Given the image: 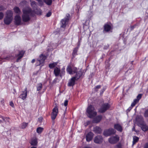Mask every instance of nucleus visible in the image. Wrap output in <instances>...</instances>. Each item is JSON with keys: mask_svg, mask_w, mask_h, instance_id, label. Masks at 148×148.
Instances as JSON below:
<instances>
[{"mask_svg": "<svg viewBox=\"0 0 148 148\" xmlns=\"http://www.w3.org/2000/svg\"><path fill=\"white\" fill-rule=\"evenodd\" d=\"M33 11L30 7H26L23 9V14L22 16V20L24 22H27L30 19Z\"/></svg>", "mask_w": 148, "mask_h": 148, "instance_id": "1", "label": "nucleus"}, {"mask_svg": "<svg viewBox=\"0 0 148 148\" xmlns=\"http://www.w3.org/2000/svg\"><path fill=\"white\" fill-rule=\"evenodd\" d=\"M13 12L10 10L6 12V16L4 19V23L7 25L10 24L13 20Z\"/></svg>", "mask_w": 148, "mask_h": 148, "instance_id": "2", "label": "nucleus"}, {"mask_svg": "<svg viewBox=\"0 0 148 148\" xmlns=\"http://www.w3.org/2000/svg\"><path fill=\"white\" fill-rule=\"evenodd\" d=\"M87 115L90 118L94 117L97 115V112L93 106L92 105L89 106L86 109Z\"/></svg>", "mask_w": 148, "mask_h": 148, "instance_id": "3", "label": "nucleus"}, {"mask_svg": "<svg viewBox=\"0 0 148 148\" xmlns=\"http://www.w3.org/2000/svg\"><path fill=\"white\" fill-rule=\"evenodd\" d=\"M119 137L117 135L112 136L108 139V141L111 144H115L119 141Z\"/></svg>", "mask_w": 148, "mask_h": 148, "instance_id": "4", "label": "nucleus"}, {"mask_svg": "<svg viewBox=\"0 0 148 148\" xmlns=\"http://www.w3.org/2000/svg\"><path fill=\"white\" fill-rule=\"evenodd\" d=\"M58 112V109L57 106H55L53 109L51 114V118L52 120L55 119Z\"/></svg>", "mask_w": 148, "mask_h": 148, "instance_id": "5", "label": "nucleus"}, {"mask_svg": "<svg viewBox=\"0 0 148 148\" xmlns=\"http://www.w3.org/2000/svg\"><path fill=\"white\" fill-rule=\"evenodd\" d=\"M116 131L113 128H110L108 130H106L103 132V135L105 136H107L111 134H114L115 133Z\"/></svg>", "mask_w": 148, "mask_h": 148, "instance_id": "6", "label": "nucleus"}, {"mask_svg": "<svg viewBox=\"0 0 148 148\" xmlns=\"http://www.w3.org/2000/svg\"><path fill=\"white\" fill-rule=\"evenodd\" d=\"M66 70L67 72L70 74H73L76 73L77 71V68L75 67H71V66H68Z\"/></svg>", "mask_w": 148, "mask_h": 148, "instance_id": "7", "label": "nucleus"}, {"mask_svg": "<svg viewBox=\"0 0 148 148\" xmlns=\"http://www.w3.org/2000/svg\"><path fill=\"white\" fill-rule=\"evenodd\" d=\"M110 105L108 103L104 104L101 107L99 111L101 113L104 112L108 109Z\"/></svg>", "mask_w": 148, "mask_h": 148, "instance_id": "8", "label": "nucleus"}, {"mask_svg": "<svg viewBox=\"0 0 148 148\" xmlns=\"http://www.w3.org/2000/svg\"><path fill=\"white\" fill-rule=\"evenodd\" d=\"M69 16V14H66L67 17L64 18L61 20V23L62 25L61 26V27L64 28L65 27L66 24L68 21Z\"/></svg>", "mask_w": 148, "mask_h": 148, "instance_id": "9", "label": "nucleus"}, {"mask_svg": "<svg viewBox=\"0 0 148 148\" xmlns=\"http://www.w3.org/2000/svg\"><path fill=\"white\" fill-rule=\"evenodd\" d=\"M78 79L76 78V77H72L69 80L68 83V86H74L75 84V81L77 80Z\"/></svg>", "mask_w": 148, "mask_h": 148, "instance_id": "10", "label": "nucleus"}, {"mask_svg": "<svg viewBox=\"0 0 148 148\" xmlns=\"http://www.w3.org/2000/svg\"><path fill=\"white\" fill-rule=\"evenodd\" d=\"M112 28L111 26L108 24H105L103 26V32L104 33L108 32L110 31Z\"/></svg>", "mask_w": 148, "mask_h": 148, "instance_id": "11", "label": "nucleus"}, {"mask_svg": "<svg viewBox=\"0 0 148 148\" xmlns=\"http://www.w3.org/2000/svg\"><path fill=\"white\" fill-rule=\"evenodd\" d=\"M14 20L16 25H18L21 24V17L19 15H16L14 17Z\"/></svg>", "mask_w": 148, "mask_h": 148, "instance_id": "12", "label": "nucleus"}, {"mask_svg": "<svg viewBox=\"0 0 148 148\" xmlns=\"http://www.w3.org/2000/svg\"><path fill=\"white\" fill-rule=\"evenodd\" d=\"M103 140L102 137L100 136H98L95 138L94 142L97 143H99L102 142Z\"/></svg>", "mask_w": 148, "mask_h": 148, "instance_id": "13", "label": "nucleus"}, {"mask_svg": "<svg viewBox=\"0 0 148 148\" xmlns=\"http://www.w3.org/2000/svg\"><path fill=\"white\" fill-rule=\"evenodd\" d=\"M142 95L141 94H139L137 97V98L135 99L133 102L131 104V106L132 107H134L135 104L137 103L139 100L141 98Z\"/></svg>", "mask_w": 148, "mask_h": 148, "instance_id": "14", "label": "nucleus"}, {"mask_svg": "<svg viewBox=\"0 0 148 148\" xmlns=\"http://www.w3.org/2000/svg\"><path fill=\"white\" fill-rule=\"evenodd\" d=\"M27 95V88H25V91L23 92L20 95L19 97L23 100H24L26 98Z\"/></svg>", "mask_w": 148, "mask_h": 148, "instance_id": "15", "label": "nucleus"}, {"mask_svg": "<svg viewBox=\"0 0 148 148\" xmlns=\"http://www.w3.org/2000/svg\"><path fill=\"white\" fill-rule=\"evenodd\" d=\"M93 134L91 132H89L86 135V138L87 141H90L92 138Z\"/></svg>", "mask_w": 148, "mask_h": 148, "instance_id": "16", "label": "nucleus"}, {"mask_svg": "<svg viewBox=\"0 0 148 148\" xmlns=\"http://www.w3.org/2000/svg\"><path fill=\"white\" fill-rule=\"evenodd\" d=\"M54 73L56 76H58L60 74V76H61V75L60 74V69L57 67H56L54 68Z\"/></svg>", "mask_w": 148, "mask_h": 148, "instance_id": "17", "label": "nucleus"}, {"mask_svg": "<svg viewBox=\"0 0 148 148\" xmlns=\"http://www.w3.org/2000/svg\"><path fill=\"white\" fill-rule=\"evenodd\" d=\"M24 52L23 51H20L18 55V58L16 60V62H18L19 61L20 59L23 57L24 54Z\"/></svg>", "mask_w": 148, "mask_h": 148, "instance_id": "18", "label": "nucleus"}, {"mask_svg": "<svg viewBox=\"0 0 148 148\" xmlns=\"http://www.w3.org/2000/svg\"><path fill=\"white\" fill-rule=\"evenodd\" d=\"M101 118L102 116L101 115L97 116L94 119L93 122L94 123H98L101 121Z\"/></svg>", "mask_w": 148, "mask_h": 148, "instance_id": "19", "label": "nucleus"}, {"mask_svg": "<svg viewBox=\"0 0 148 148\" xmlns=\"http://www.w3.org/2000/svg\"><path fill=\"white\" fill-rule=\"evenodd\" d=\"M114 127L118 131L121 132L122 131V127L119 124H117L114 125Z\"/></svg>", "mask_w": 148, "mask_h": 148, "instance_id": "20", "label": "nucleus"}, {"mask_svg": "<svg viewBox=\"0 0 148 148\" xmlns=\"http://www.w3.org/2000/svg\"><path fill=\"white\" fill-rule=\"evenodd\" d=\"M93 131L96 133H100L101 132V130L99 127L96 126L94 128Z\"/></svg>", "mask_w": 148, "mask_h": 148, "instance_id": "21", "label": "nucleus"}, {"mask_svg": "<svg viewBox=\"0 0 148 148\" xmlns=\"http://www.w3.org/2000/svg\"><path fill=\"white\" fill-rule=\"evenodd\" d=\"M46 57L45 56L42 54H41L40 56L38 59L42 62V63L44 64L45 60L46 59Z\"/></svg>", "mask_w": 148, "mask_h": 148, "instance_id": "22", "label": "nucleus"}, {"mask_svg": "<svg viewBox=\"0 0 148 148\" xmlns=\"http://www.w3.org/2000/svg\"><path fill=\"white\" fill-rule=\"evenodd\" d=\"M30 143L32 145L35 146L37 144V140L36 138L32 139L30 142Z\"/></svg>", "mask_w": 148, "mask_h": 148, "instance_id": "23", "label": "nucleus"}, {"mask_svg": "<svg viewBox=\"0 0 148 148\" xmlns=\"http://www.w3.org/2000/svg\"><path fill=\"white\" fill-rule=\"evenodd\" d=\"M140 127L142 130L144 131H146L148 129V127L144 124L141 125Z\"/></svg>", "mask_w": 148, "mask_h": 148, "instance_id": "24", "label": "nucleus"}, {"mask_svg": "<svg viewBox=\"0 0 148 148\" xmlns=\"http://www.w3.org/2000/svg\"><path fill=\"white\" fill-rule=\"evenodd\" d=\"M82 73L81 71H79L78 72L76 73L75 76V77H76V78L78 79L82 76Z\"/></svg>", "mask_w": 148, "mask_h": 148, "instance_id": "25", "label": "nucleus"}, {"mask_svg": "<svg viewBox=\"0 0 148 148\" xmlns=\"http://www.w3.org/2000/svg\"><path fill=\"white\" fill-rule=\"evenodd\" d=\"M139 140V138L136 136H134L133 137V145L137 142Z\"/></svg>", "mask_w": 148, "mask_h": 148, "instance_id": "26", "label": "nucleus"}, {"mask_svg": "<svg viewBox=\"0 0 148 148\" xmlns=\"http://www.w3.org/2000/svg\"><path fill=\"white\" fill-rule=\"evenodd\" d=\"M13 9L14 12L16 13L19 14L21 12L19 8L17 7H15Z\"/></svg>", "mask_w": 148, "mask_h": 148, "instance_id": "27", "label": "nucleus"}, {"mask_svg": "<svg viewBox=\"0 0 148 148\" xmlns=\"http://www.w3.org/2000/svg\"><path fill=\"white\" fill-rule=\"evenodd\" d=\"M31 2V5L32 7H34L36 5V3L33 0H30Z\"/></svg>", "mask_w": 148, "mask_h": 148, "instance_id": "28", "label": "nucleus"}, {"mask_svg": "<svg viewBox=\"0 0 148 148\" xmlns=\"http://www.w3.org/2000/svg\"><path fill=\"white\" fill-rule=\"evenodd\" d=\"M57 62H53L49 64V67L51 69H52L55 67L57 64Z\"/></svg>", "mask_w": 148, "mask_h": 148, "instance_id": "29", "label": "nucleus"}, {"mask_svg": "<svg viewBox=\"0 0 148 148\" xmlns=\"http://www.w3.org/2000/svg\"><path fill=\"white\" fill-rule=\"evenodd\" d=\"M42 0L44 2V3L45 2L47 5H50L51 4L52 0Z\"/></svg>", "mask_w": 148, "mask_h": 148, "instance_id": "30", "label": "nucleus"}, {"mask_svg": "<svg viewBox=\"0 0 148 148\" xmlns=\"http://www.w3.org/2000/svg\"><path fill=\"white\" fill-rule=\"evenodd\" d=\"M43 64H44L42 63V62L39 59H38L36 61V66H39L40 65L43 66Z\"/></svg>", "mask_w": 148, "mask_h": 148, "instance_id": "31", "label": "nucleus"}, {"mask_svg": "<svg viewBox=\"0 0 148 148\" xmlns=\"http://www.w3.org/2000/svg\"><path fill=\"white\" fill-rule=\"evenodd\" d=\"M28 124V123H23L21 125V127L22 129L25 128L27 126Z\"/></svg>", "mask_w": 148, "mask_h": 148, "instance_id": "32", "label": "nucleus"}, {"mask_svg": "<svg viewBox=\"0 0 148 148\" xmlns=\"http://www.w3.org/2000/svg\"><path fill=\"white\" fill-rule=\"evenodd\" d=\"M43 130V128L39 127L37 128L36 131L39 134H40L42 132Z\"/></svg>", "mask_w": 148, "mask_h": 148, "instance_id": "33", "label": "nucleus"}, {"mask_svg": "<svg viewBox=\"0 0 148 148\" xmlns=\"http://www.w3.org/2000/svg\"><path fill=\"white\" fill-rule=\"evenodd\" d=\"M37 1L39 5L42 6L44 5V2L42 0H36Z\"/></svg>", "mask_w": 148, "mask_h": 148, "instance_id": "34", "label": "nucleus"}, {"mask_svg": "<svg viewBox=\"0 0 148 148\" xmlns=\"http://www.w3.org/2000/svg\"><path fill=\"white\" fill-rule=\"evenodd\" d=\"M42 88V84L41 83L39 84L37 87V89L38 91L40 90Z\"/></svg>", "mask_w": 148, "mask_h": 148, "instance_id": "35", "label": "nucleus"}, {"mask_svg": "<svg viewBox=\"0 0 148 148\" xmlns=\"http://www.w3.org/2000/svg\"><path fill=\"white\" fill-rule=\"evenodd\" d=\"M1 119H2L4 121H6V120L8 121V120L9 119L8 118H4L3 117V116H1L0 115V121H2L1 120Z\"/></svg>", "mask_w": 148, "mask_h": 148, "instance_id": "36", "label": "nucleus"}, {"mask_svg": "<svg viewBox=\"0 0 148 148\" xmlns=\"http://www.w3.org/2000/svg\"><path fill=\"white\" fill-rule=\"evenodd\" d=\"M3 13L2 12H0V20L3 18Z\"/></svg>", "mask_w": 148, "mask_h": 148, "instance_id": "37", "label": "nucleus"}, {"mask_svg": "<svg viewBox=\"0 0 148 148\" xmlns=\"http://www.w3.org/2000/svg\"><path fill=\"white\" fill-rule=\"evenodd\" d=\"M101 87V86L100 85L97 86L95 88V89L96 91H97L98 90V89L100 88Z\"/></svg>", "mask_w": 148, "mask_h": 148, "instance_id": "38", "label": "nucleus"}, {"mask_svg": "<svg viewBox=\"0 0 148 148\" xmlns=\"http://www.w3.org/2000/svg\"><path fill=\"white\" fill-rule=\"evenodd\" d=\"M144 116L145 117H148V109L145 111L144 114Z\"/></svg>", "mask_w": 148, "mask_h": 148, "instance_id": "39", "label": "nucleus"}, {"mask_svg": "<svg viewBox=\"0 0 148 148\" xmlns=\"http://www.w3.org/2000/svg\"><path fill=\"white\" fill-rule=\"evenodd\" d=\"M77 52V49H74L73 52V54L75 55Z\"/></svg>", "mask_w": 148, "mask_h": 148, "instance_id": "40", "label": "nucleus"}, {"mask_svg": "<svg viewBox=\"0 0 148 148\" xmlns=\"http://www.w3.org/2000/svg\"><path fill=\"white\" fill-rule=\"evenodd\" d=\"M51 12H49L46 14V16L47 17H49L51 16Z\"/></svg>", "mask_w": 148, "mask_h": 148, "instance_id": "41", "label": "nucleus"}, {"mask_svg": "<svg viewBox=\"0 0 148 148\" xmlns=\"http://www.w3.org/2000/svg\"><path fill=\"white\" fill-rule=\"evenodd\" d=\"M68 101L67 100H65L64 103V105L66 106L68 104Z\"/></svg>", "mask_w": 148, "mask_h": 148, "instance_id": "42", "label": "nucleus"}, {"mask_svg": "<svg viewBox=\"0 0 148 148\" xmlns=\"http://www.w3.org/2000/svg\"><path fill=\"white\" fill-rule=\"evenodd\" d=\"M10 106H11L12 107H14V105L13 103L11 101L10 103Z\"/></svg>", "mask_w": 148, "mask_h": 148, "instance_id": "43", "label": "nucleus"}, {"mask_svg": "<svg viewBox=\"0 0 148 148\" xmlns=\"http://www.w3.org/2000/svg\"><path fill=\"white\" fill-rule=\"evenodd\" d=\"M27 3V2L26 1H23L21 3V4H26Z\"/></svg>", "mask_w": 148, "mask_h": 148, "instance_id": "44", "label": "nucleus"}, {"mask_svg": "<svg viewBox=\"0 0 148 148\" xmlns=\"http://www.w3.org/2000/svg\"><path fill=\"white\" fill-rule=\"evenodd\" d=\"M144 148H148V143H146L144 145Z\"/></svg>", "mask_w": 148, "mask_h": 148, "instance_id": "45", "label": "nucleus"}, {"mask_svg": "<svg viewBox=\"0 0 148 148\" xmlns=\"http://www.w3.org/2000/svg\"><path fill=\"white\" fill-rule=\"evenodd\" d=\"M136 25H133L132 26H131V30H132L135 27Z\"/></svg>", "mask_w": 148, "mask_h": 148, "instance_id": "46", "label": "nucleus"}, {"mask_svg": "<svg viewBox=\"0 0 148 148\" xmlns=\"http://www.w3.org/2000/svg\"><path fill=\"white\" fill-rule=\"evenodd\" d=\"M39 121L40 122H41L42 120V117H40L39 118Z\"/></svg>", "mask_w": 148, "mask_h": 148, "instance_id": "47", "label": "nucleus"}, {"mask_svg": "<svg viewBox=\"0 0 148 148\" xmlns=\"http://www.w3.org/2000/svg\"><path fill=\"white\" fill-rule=\"evenodd\" d=\"M35 60L34 59H33L32 61L31 62L32 63H34L35 62Z\"/></svg>", "mask_w": 148, "mask_h": 148, "instance_id": "48", "label": "nucleus"}, {"mask_svg": "<svg viewBox=\"0 0 148 148\" xmlns=\"http://www.w3.org/2000/svg\"><path fill=\"white\" fill-rule=\"evenodd\" d=\"M41 12L40 10L39 11V13H37L38 14H41Z\"/></svg>", "mask_w": 148, "mask_h": 148, "instance_id": "49", "label": "nucleus"}, {"mask_svg": "<svg viewBox=\"0 0 148 148\" xmlns=\"http://www.w3.org/2000/svg\"><path fill=\"white\" fill-rule=\"evenodd\" d=\"M132 107L131 106V107H130L128 109V110H130L132 108Z\"/></svg>", "mask_w": 148, "mask_h": 148, "instance_id": "50", "label": "nucleus"}, {"mask_svg": "<svg viewBox=\"0 0 148 148\" xmlns=\"http://www.w3.org/2000/svg\"><path fill=\"white\" fill-rule=\"evenodd\" d=\"M3 101H4V100L3 99H2V100H1V102L2 104H3Z\"/></svg>", "mask_w": 148, "mask_h": 148, "instance_id": "51", "label": "nucleus"}, {"mask_svg": "<svg viewBox=\"0 0 148 148\" xmlns=\"http://www.w3.org/2000/svg\"><path fill=\"white\" fill-rule=\"evenodd\" d=\"M65 73V71L64 70L63 71H62V73L63 74H64Z\"/></svg>", "mask_w": 148, "mask_h": 148, "instance_id": "52", "label": "nucleus"}, {"mask_svg": "<svg viewBox=\"0 0 148 148\" xmlns=\"http://www.w3.org/2000/svg\"><path fill=\"white\" fill-rule=\"evenodd\" d=\"M6 58L7 60H8L10 59V58H9L8 57H7V58Z\"/></svg>", "mask_w": 148, "mask_h": 148, "instance_id": "53", "label": "nucleus"}, {"mask_svg": "<svg viewBox=\"0 0 148 148\" xmlns=\"http://www.w3.org/2000/svg\"><path fill=\"white\" fill-rule=\"evenodd\" d=\"M31 148H36L35 147H31Z\"/></svg>", "mask_w": 148, "mask_h": 148, "instance_id": "54", "label": "nucleus"}]
</instances>
